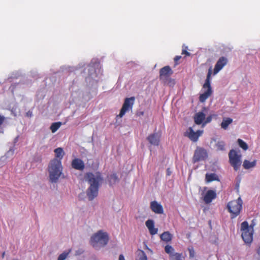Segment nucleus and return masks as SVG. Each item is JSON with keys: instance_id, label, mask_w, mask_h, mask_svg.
I'll return each instance as SVG.
<instances>
[{"instance_id": "f257e3e1", "label": "nucleus", "mask_w": 260, "mask_h": 260, "mask_svg": "<svg viewBox=\"0 0 260 260\" xmlns=\"http://www.w3.org/2000/svg\"><path fill=\"white\" fill-rule=\"evenodd\" d=\"M55 158L51 160L48 167L49 179L51 182H56L60 176L62 171L61 159L64 152L61 147L56 148L54 151Z\"/></svg>"}, {"instance_id": "f03ea898", "label": "nucleus", "mask_w": 260, "mask_h": 260, "mask_svg": "<svg viewBox=\"0 0 260 260\" xmlns=\"http://www.w3.org/2000/svg\"><path fill=\"white\" fill-rule=\"evenodd\" d=\"M85 178L89 184L87 190V196L89 200L92 201L98 196L99 186L103 178L100 172L95 173L88 172L85 174Z\"/></svg>"}, {"instance_id": "7ed1b4c3", "label": "nucleus", "mask_w": 260, "mask_h": 260, "mask_svg": "<svg viewBox=\"0 0 260 260\" xmlns=\"http://www.w3.org/2000/svg\"><path fill=\"white\" fill-rule=\"evenodd\" d=\"M108 241V234L100 230L91 236L90 242L94 248H99L106 245Z\"/></svg>"}, {"instance_id": "20e7f679", "label": "nucleus", "mask_w": 260, "mask_h": 260, "mask_svg": "<svg viewBox=\"0 0 260 260\" xmlns=\"http://www.w3.org/2000/svg\"><path fill=\"white\" fill-rule=\"evenodd\" d=\"M212 73V68L210 67L208 71L207 75L205 82L203 86V88L204 89H207L202 94H201L199 97L200 101L204 103L206 100L211 95L212 93V87L211 86L210 80L211 76Z\"/></svg>"}, {"instance_id": "39448f33", "label": "nucleus", "mask_w": 260, "mask_h": 260, "mask_svg": "<svg viewBox=\"0 0 260 260\" xmlns=\"http://www.w3.org/2000/svg\"><path fill=\"white\" fill-rule=\"evenodd\" d=\"M242 238L246 244H250L253 241V228L249 226L248 222L245 221L241 223Z\"/></svg>"}, {"instance_id": "423d86ee", "label": "nucleus", "mask_w": 260, "mask_h": 260, "mask_svg": "<svg viewBox=\"0 0 260 260\" xmlns=\"http://www.w3.org/2000/svg\"><path fill=\"white\" fill-rule=\"evenodd\" d=\"M243 202L241 198L239 197L236 200H233L230 202L227 205V208L229 212L231 213V218H234L237 217L240 213Z\"/></svg>"}, {"instance_id": "0eeeda50", "label": "nucleus", "mask_w": 260, "mask_h": 260, "mask_svg": "<svg viewBox=\"0 0 260 260\" xmlns=\"http://www.w3.org/2000/svg\"><path fill=\"white\" fill-rule=\"evenodd\" d=\"M173 74V71L170 66H167L161 69L159 71V79L165 83L169 84L170 85L175 84L174 80L170 78Z\"/></svg>"}, {"instance_id": "6e6552de", "label": "nucleus", "mask_w": 260, "mask_h": 260, "mask_svg": "<svg viewBox=\"0 0 260 260\" xmlns=\"http://www.w3.org/2000/svg\"><path fill=\"white\" fill-rule=\"evenodd\" d=\"M229 162L231 165L234 168L235 171L239 169L241 165V155L238 154V152L234 150H230L229 153Z\"/></svg>"}, {"instance_id": "1a4fd4ad", "label": "nucleus", "mask_w": 260, "mask_h": 260, "mask_svg": "<svg viewBox=\"0 0 260 260\" xmlns=\"http://www.w3.org/2000/svg\"><path fill=\"white\" fill-rule=\"evenodd\" d=\"M135 100V98L134 96L125 98L120 111V113L119 115H117V117H122L127 111L132 110L134 104Z\"/></svg>"}, {"instance_id": "9d476101", "label": "nucleus", "mask_w": 260, "mask_h": 260, "mask_svg": "<svg viewBox=\"0 0 260 260\" xmlns=\"http://www.w3.org/2000/svg\"><path fill=\"white\" fill-rule=\"evenodd\" d=\"M165 251L169 254L170 260H185L182 253L175 252L174 248L171 245H167L165 247Z\"/></svg>"}, {"instance_id": "9b49d317", "label": "nucleus", "mask_w": 260, "mask_h": 260, "mask_svg": "<svg viewBox=\"0 0 260 260\" xmlns=\"http://www.w3.org/2000/svg\"><path fill=\"white\" fill-rule=\"evenodd\" d=\"M208 157V153L206 150L203 148L197 147L194 151L192 157L193 163L204 160Z\"/></svg>"}, {"instance_id": "f8f14e48", "label": "nucleus", "mask_w": 260, "mask_h": 260, "mask_svg": "<svg viewBox=\"0 0 260 260\" xmlns=\"http://www.w3.org/2000/svg\"><path fill=\"white\" fill-rule=\"evenodd\" d=\"M203 131L198 130L194 132L192 128L190 127L188 130L184 133V136L188 137L191 141L196 142L198 141L199 138L202 136Z\"/></svg>"}, {"instance_id": "ddd939ff", "label": "nucleus", "mask_w": 260, "mask_h": 260, "mask_svg": "<svg viewBox=\"0 0 260 260\" xmlns=\"http://www.w3.org/2000/svg\"><path fill=\"white\" fill-rule=\"evenodd\" d=\"M228 63V59L224 56H222L217 61L213 71V74H217L224 66Z\"/></svg>"}, {"instance_id": "4468645a", "label": "nucleus", "mask_w": 260, "mask_h": 260, "mask_svg": "<svg viewBox=\"0 0 260 260\" xmlns=\"http://www.w3.org/2000/svg\"><path fill=\"white\" fill-rule=\"evenodd\" d=\"M217 194L216 192L213 190H209L205 193L203 197V201L206 204H210L213 200L216 199Z\"/></svg>"}, {"instance_id": "2eb2a0df", "label": "nucleus", "mask_w": 260, "mask_h": 260, "mask_svg": "<svg viewBox=\"0 0 260 260\" xmlns=\"http://www.w3.org/2000/svg\"><path fill=\"white\" fill-rule=\"evenodd\" d=\"M71 166L73 168L79 171H82L85 168L84 161L80 158H74L72 160Z\"/></svg>"}, {"instance_id": "dca6fc26", "label": "nucleus", "mask_w": 260, "mask_h": 260, "mask_svg": "<svg viewBox=\"0 0 260 260\" xmlns=\"http://www.w3.org/2000/svg\"><path fill=\"white\" fill-rule=\"evenodd\" d=\"M160 135L157 133H153L149 135L147 139L151 145L158 146L160 142Z\"/></svg>"}, {"instance_id": "f3484780", "label": "nucleus", "mask_w": 260, "mask_h": 260, "mask_svg": "<svg viewBox=\"0 0 260 260\" xmlns=\"http://www.w3.org/2000/svg\"><path fill=\"white\" fill-rule=\"evenodd\" d=\"M150 208L155 213L161 214L164 213V209L162 205L155 201H152L150 203Z\"/></svg>"}, {"instance_id": "a211bd4d", "label": "nucleus", "mask_w": 260, "mask_h": 260, "mask_svg": "<svg viewBox=\"0 0 260 260\" xmlns=\"http://www.w3.org/2000/svg\"><path fill=\"white\" fill-rule=\"evenodd\" d=\"M145 224L151 235H154L157 233L158 229L154 227V222L153 220L148 219L146 221Z\"/></svg>"}, {"instance_id": "6ab92c4d", "label": "nucleus", "mask_w": 260, "mask_h": 260, "mask_svg": "<svg viewBox=\"0 0 260 260\" xmlns=\"http://www.w3.org/2000/svg\"><path fill=\"white\" fill-rule=\"evenodd\" d=\"M205 119V114L202 112L196 113L194 116V120L196 124L200 125L203 123Z\"/></svg>"}, {"instance_id": "aec40b11", "label": "nucleus", "mask_w": 260, "mask_h": 260, "mask_svg": "<svg viewBox=\"0 0 260 260\" xmlns=\"http://www.w3.org/2000/svg\"><path fill=\"white\" fill-rule=\"evenodd\" d=\"M160 238L162 241L169 243L172 241L173 235L168 231L164 232L160 235Z\"/></svg>"}, {"instance_id": "412c9836", "label": "nucleus", "mask_w": 260, "mask_h": 260, "mask_svg": "<svg viewBox=\"0 0 260 260\" xmlns=\"http://www.w3.org/2000/svg\"><path fill=\"white\" fill-rule=\"evenodd\" d=\"M136 260H147V257L144 251L138 249L136 252Z\"/></svg>"}, {"instance_id": "4be33fe9", "label": "nucleus", "mask_w": 260, "mask_h": 260, "mask_svg": "<svg viewBox=\"0 0 260 260\" xmlns=\"http://www.w3.org/2000/svg\"><path fill=\"white\" fill-rule=\"evenodd\" d=\"M256 164V160H254L252 161H249L248 160H244L243 164V167L245 169H249L254 168Z\"/></svg>"}, {"instance_id": "5701e85b", "label": "nucleus", "mask_w": 260, "mask_h": 260, "mask_svg": "<svg viewBox=\"0 0 260 260\" xmlns=\"http://www.w3.org/2000/svg\"><path fill=\"white\" fill-rule=\"evenodd\" d=\"M206 180L207 182H210L213 181H219V178L215 173H207L206 174Z\"/></svg>"}, {"instance_id": "b1692460", "label": "nucleus", "mask_w": 260, "mask_h": 260, "mask_svg": "<svg viewBox=\"0 0 260 260\" xmlns=\"http://www.w3.org/2000/svg\"><path fill=\"white\" fill-rule=\"evenodd\" d=\"M233 122V119L230 117L224 118L221 123V127L224 129L228 128L229 125Z\"/></svg>"}, {"instance_id": "393cba45", "label": "nucleus", "mask_w": 260, "mask_h": 260, "mask_svg": "<svg viewBox=\"0 0 260 260\" xmlns=\"http://www.w3.org/2000/svg\"><path fill=\"white\" fill-rule=\"evenodd\" d=\"M108 179L110 185L115 183L118 180V177L116 174H113L108 176Z\"/></svg>"}, {"instance_id": "a878e982", "label": "nucleus", "mask_w": 260, "mask_h": 260, "mask_svg": "<svg viewBox=\"0 0 260 260\" xmlns=\"http://www.w3.org/2000/svg\"><path fill=\"white\" fill-rule=\"evenodd\" d=\"M61 125V122H57L53 123L50 126V130L52 133H54L60 127Z\"/></svg>"}, {"instance_id": "bb28decb", "label": "nucleus", "mask_w": 260, "mask_h": 260, "mask_svg": "<svg viewBox=\"0 0 260 260\" xmlns=\"http://www.w3.org/2000/svg\"><path fill=\"white\" fill-rule=\"evenodd\" d=\"M71 252V249H69L68 251H64L58 256L57 260H65L67 258V257L68 256Z\"/></svg>"}, {"instance_id": "cd10ccee", "label": "nucleus", "mask_w": 260, "mask_h": 260, "mask_svg": "<svg viewBox=\"0 0 260 260\" xmlns=\"http://www.w3.org/2000/svg\"><path fill=\"white\" fill-rule=\"evenodd\" d=\"M238 143L239 144V146L244 150H246L248 149V147L247 144L242 140L239 139L238 140Z\"/></svg>"}, {"instance_id": "c85d7f7f", "label": "nucleus", "mask_w": 260, "mask_h": 260, "mask_svg": "<svg viewBox=\"0 0 260 260\" xmlns=\"http://www.w3.org/2000/svg\"><path fill=\"white\" fill-rule=\"evenodd\" d=\"M216 146L218 150L224 151L225 150V144L223 141H219L216 144Z\"/></svg>"}, {"instance_id": "c756f323", "label": "nucleus", "mask_w": 260, "mask_h": 260, "mask_svg": "<svg viewBox=\"0 0 260 260\" xmlns=\"http://www.w3.org/2000/svg\"><path fill=\"white\" fill-rule=\"evenodd\" d=\"M213 116H216V115L213 114V115H211L208 116L204 120V122L203 123V127L207 123L210 122L212 121Z\"/></svg>"}, {"instance_id": "7c9ffc66", "label": "nucleus", "mask_w": 260, "mask_h": 260, "mask_svg": "<svg viewBox=\"0 0 260 260\" xmlns=\"http://www.w3.org/2000/svg\"><path fill=\"white\" fill-rule=\"evenodd\" d=\"M188 250L189 253V257L190 258L194 257V255H195V251H194L193 247L192 246L189 247L188 248Z\"/></svg>"}, {"instance_id": "2f4dec72", "label": "nucleus", "mask_w": 260, "mask_h": 260, "mask_svg": "<svg viewBox=\"0 0 260 260\" xmlns=\"http://www.w3.org/2000/svg\"><path fill=\"white\" fill-rule=\"evenodd\" d=\"M188 49V47L187 46H185L184 47V48H183L182 49V54H185L186 55V56H190V53H189L187 50Z\"/></svg>"}, {"instance_id": "473e14b6", "label": "nucleus", "mask_w": 260, "mask_h": 260, "mask_svg": "<svg viewBox=\"0 0 260 260\" xmlns=\"http://www.w3.org/2000/svg\"><path fill=\"white\" fill-rule=\"evenodd\" d=\"M5 120V117L3 116L0 115V133H3L2 128L1 126Z\"/></svg>"}, {"instance_id": "72a5a7b5", "label": "nucleus", "mask_w": 260, "mask_h": 260, "mask_svg": "<svg viewBox=\"0 0 260 260\" xmlns=\"http://www.w3.org/2000/svg\"><path fill=\"white\" fill-rule=\"evenodd\" d=\"M257 254L260 257V245L258 246L256 250Z\"/></svg>"}, {"instance_id": "f704fd0d", "label": "nucleus", "mask_w": 260, "mask_h": 260, "mask_svg": "<svg viewBox=\"0 0 260 260\" xmlns=\"http://www.w3.org/2000/svg\"><path fill=\"white\" fill-rule=\"evenodd\" d=\"M181 56H176L174 58V61L177 62L181 58Z\"/></svg>"}, {"instance_id": "c9c22d12", "label": "nucleus", "mask_w": 260, "mask_h": 260, "mask_svg": "<svg viewBox=\"0 0 260 260\" xmlns=\"http://www.w3.org/2000/svg\"><path fill=\"white\" fill-rule=\"evenodd\" d=\"M119 260H125L124 256L122 254H120L119 256Z\"/></svg>"}, {"instance_id": "e433bc0d", "label": "nucleus", "mask_w": 260, "mask_h": 260, "mask_svg": "<svg viewBox=\"0 0 260 260\" xmlns=\"http://www.w3.org/2000/svg\"><path fill=\"white\" fill-rule=\"evenodd\" d=\"M146 249H147L149 251H150L151 253H152V251L150 249L147 245L145 246Z\"/></svg>"}, {"instance_id": "4c0bfd02", "label": "nucleus", "mask_w": 260, "mask_h": 260, "mask_svg": "<svg viewBox=\"0 0 260 260\" xmlns=\"http://www.w3.org/2000/svg\"><path fill=\"white\" fill-rule=\"evenodd\" d=\"M143 114H144L143 112H141V115H143Z\"/></svg>"}, {"instance_id": "58836bf2", "label": "nucleus", "mask_w": 260, "mask_h": 260, "mask_svg": "<svg viewBox=\"0 0 260 260\" xmlns=\"http://www.w3.org/2000/svg\"><path fill=\"white\" fill-rule=\"evenodd\" d=\"M4 255H5V252H4L3 254V257H4Z\"/></svg>"}]
</instances>
